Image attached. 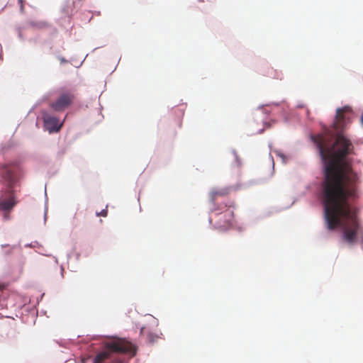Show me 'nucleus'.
<instances>
[{
    "label": "nucleus",
    "mask_w": 363,
    "mask_h": 363,
    "mask_svg": "<svg viewBox=\"0 0 363 363\" xmlns=\"http://www.w3.org/2000/svg\"><path fill=\"white\" fill-rule=\"evenodd\" d=\"M235 203L234 201L228 200L219 204L213 209L215 212V228L220 230H226L234 223V210Z\"/></svg>",
    "instance_id": "20e7f679"
},
{
    "label": "nucleus",
    "mask_w": 363,
    "mask_h": 363,
    "mask_svg": "<svg viewBox=\"0 0 363 363\" xmlns=\"http://www.w3.org/2000/svg\"><path fill=\"white\" fill-rule=\"evenodd\" d=\"M270 155H271L272 157H281L282 159H284V157H285V155L283 153L281 150L272 149L270 151Z\"/></svg>",
    "instance_id": "9b49d317"
},
{
    "label": "nucleus",
    "mask_w": 363,
    "mask_h": 363,
    "mask_svg": "<svg viewBox=\"0 0 363 363\" xmlns=\"http://www.w3.org/2000/svg\"><path fill=\"white\" fill-rule=\"evenodd\" d=\"M234 156H235V157H238V155H237L236 152H234Z\"/></svg>",
    "instance_id": "f3484780"
},
{
    "label": "nucleus",
    "mask_w": 363,
    "mask_h": 363,
    "mask_svg": "<svg viewBox=\"0 0 363 363\" xmlns=\"http://www.w3.org/2000/svg\"><path fill=\"white\" fill-rule=\"evenodd\" d=\"M13 250H17L20 251V245H18V247H13Z\"/></svg>",
    "instance_id": "ddd939ff"
},
{
    "label": "nucleus",
    "mask_w": 363,
    "mask_h": 363,
    "mask_svg": "<svg viewBox=\"0 0 363 363\" xmlns=\"http://www.w3.org/2000/svg\"><path fill=\"white\" fill-rule=\"evenodd\" d=\"M21 4H23V0H18ZM23 7V4L21 5V8Z\"/></svg>",
    "instance_id": "2eb2a0df"
},
{
    "label": "nucleus",
    "mask_w": 363,
    "mask_h": 363,
    "mask_svg": "<svg viewBox=\"0 0 363 363\" xmlns=\"http://www.w3.org/2000/svg\"><path fill=\"white\" fill-rule=\"evenodd\" d=\"M15 205V196L12 191H9L5 198L0 199V211H8Z\"/></svg>",
    "instance_id": "0eeeda50"
},
{
    "label": "nucleus",
    "mask_w": 363,
    "mask_h": 363,
    "mask_svg": "<svg viewBox=\"0 0 363 363\" xmlns=\"http://www.w3.org/2000/svg\"><path fill=\"white\" fill-rule=\"evenodd\" d=\"M324 217L327 228H340L348 245L357 242L362 226L357 209L350 201L359 196V178L348 160H323Z\"/></svg>",
    "instance_id": "f257e3e1"
},
{
    "label": "nucleus",
    "mask_w": 363,
    "mask_h": 363,
    "mask_svg": "<svg viewBox=\"0 0 363 363\" xmlns=\"http://www.w3.org/2000/svg\"><path fill=\"white\" fill-rule=\"evenodd\" d=\"M2 176L5 180L7 181L9 187L11 188L16 182V176L13 172L7 168H5L3 169Z\"/></svg>",
    "instance_id": "9d476101"
},
{
    "label": "nucleus",
    "mask_w": 363,
    "mask_h": 363,
    "mask_svg": "<svg viewBox=\"0 0 363 363\" xmlns=\"http://www.w3.org/2000/svg\"><path fill=\"white\" fill-rule=\"evenodd\" d=\"M140 335L146 340L147 342L151 344L155 343L160 338V336L158 335L152 333L145 327H143L140 329Z\"/></svg>",
    "instance_id": "6e6552de"
},
{
    "label": "nucleus",
    "mask_w": 363,
    "mask_h": 363,
    "mask_svg": "<svg viewBox=\"0 0 363 363\" xmlns=\"http://www.w3.org/2000/svg\"><path fill=\"white\" fill-rule=\"evenodd\" d=\"M74 96L72 92L62 91L59 97L51 104V107L57 111H62L69 106L74 101Z\"/></svg>",
    "instance_id": "39448f33"
},
{
    "label": "nucleus",
    "mask_w": 363,
    "mask_h": 363,
    "mask_svg": "<svg viewBox=\"0 0 363 363\" xmlns=\"http://www.w3.org/2000/svg\"><path fill=\"white\" fill-rule=\"evenodd\" d=\"M136 350L133 344L124 339L108 342L104 344V349L96 355L93 363H103L107 359H112L115 353H128L134 356Z\"/></svg>",
    "instance_id": "7ed1b4c3"
},
{
    "label": "nucleus",
    "mask_w": 363,
    "mask_h": 363,
    "mask_svg": "<svg viewBox=\"0 0 363 363\" xmlns=\"http://www.w3.org/2000/svg\"><path fill=\"white\" fill-rule=\"evenodd\" d=\"M43 122L45 128L50 133L59 131L62 125L59 118L49 114L43 116Z\"/></svg>",
    "instance_id": "423d86ee"
},
{
    "label": "nucleus",
    "mask_w": 363,
    "mask_h": 363,
    "mask_svg": "<svg viewBox=\"0 0 363 363\" xmlns=\"http://www.w3.org/2000/svg\"><path fill=\"white\" fill-rule=\"evenodd\" d=\"M113 362L114 363H116V362H118V360H115V359H114V360H113Z\"/></svg>",
    "instance_id": "a211bd4d"
},
{
    "label": "nucleus",
    "mask_w": 363,
    "mask_h": 363,
    "mask_svg": "<svg viewBox=\"0 0 363 363\" xmlns=\"http://www.w3.org/2000/svg\"><path fill=\"white\" fill-rule=\"evenodd\" d=\"M360 121L363 125V114L361 116V118H360Z\"/></svg>",
    "instance_id": "4468645a"
},
{
    "label": "nucleus",
    "mask_w": 363,
    "mask_h": 363,
    "mask_svg": "<svg viewBox=\"0 0 363 363\" xmlns=\"http://www.w3.org/2000/svg\"><path fill=\"white\" fill-rule=\"evenodd\" d=\"M352 109L349 106L337 108L333 128L336 132L335 140L332 143L333 134L326 130L324 135H312L311 139L315 144L321 159H345L353 152V145L342 133L351 123Z\"/></svg>",
    "instance_id": "f03ea898"
},
{
    "label": "nucleus",
    "mask_w": 363,
    "mask_h": 363,
    "mask_svg": "<svg viewBox=\"0 0 363 363\" xmlns=\"http://www.w3.org/2000/svg\"><path fill=\"white\" fill-rule=\"evenodd\" d=\"M230 189L229 188H223L220 189H213L211 191L209 194V197L211 201L214 203L218 196H224L229 194Z\"/></svg>",
    "instance_id": "1a4fd4ad"
},
{
    "label": "nucleus",
    "mask_w": 363,
    "mask_h": 363,
    "mask_svg": "<svg viewBox=\"0 0 363 363\" xmlns=\"http://www.w3.org/2000/svg\"><path fill=\"white\" fill-rule=\"evenodd\" d=\"M3 289V285L0 284V290Z\"/></svg>",
    "instance_id": "dca6fc26"
},
{
    "label": "nucleus",
    "mask_w": 363,
    "mask_h": 363,
    "mask_svg": "<svg viewBox=\"0 0 363 363\" xmlns=\"http://www.w3.org/2000/svg\"><path fill=\"white\" fill-rule=\"evenodd\" d=\"M107 213H108L107 209H104L101 211L96 213V216H101L106 217L107 216Z\"/></svg>",
    "instance_id": "f8f14e48"
}]
</instances>
